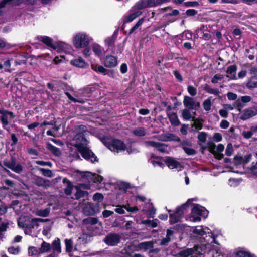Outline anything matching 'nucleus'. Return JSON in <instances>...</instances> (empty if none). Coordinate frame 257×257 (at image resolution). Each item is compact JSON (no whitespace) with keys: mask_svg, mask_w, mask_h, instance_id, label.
I'll list each match as a JSON object with an SVG mask.
<instances>
[{"mask_svg":"<svg viewBox=\"0 0 257 257\" xmlns=\"http://www.w3.org/2000/svg\"><path fill=\"white\" fill-rule=\"evenodd\" d=\"M78 132L74 136L72 144L75 146L82 157L86 160L94 163L97 161V157L88 147V141L84 137L82 132L87 131V127L84 125H80L76 127Z\"/></svg>","mask_w":257,"mask_h":257,"instance_id":"obj_1","label":"nucleus"},{"mask_svg":"<svg viewBox=\"0 0 257 257\" xmlns=\"http://www.w3.org/2000/svg\"><path fill=\"white\" fill-rule=\"evenodd\" d=\"M210 249L209 244H202L200 246H195L192 248H187L181 251L177 257H202L204 253Z\"/></svg>","mask_w":257,"mask_h":257,"instance_id":"obj_2","label":"nucleus"},{"mask_svg":"<svg viewBox=\"0 0 257 257\" xmlns=\"http://www.w3.org/2000/svg\"><path fill=\"white\" fill-rule=\"evenodd\" d=\"M191 214L186 220L195 222L200 221L201 217L206 218L208 215V211L204 207L196 204L192 209Z\"/></svg>","mask_w":257,"mask_h":257,"instance_id":"obj_3","label":"nucleus"},{"mask_svg":"<svg viewBox=\"0 0 257 257\" xmlns=\"http://www.w3.org/2000/svg\"><path fill=\"white\" fill-rule=\"evenodd\" d=\"M103 142L111 151L117 153L125 150L126 148L124 143L120 140L107 138L104 139Z\"/></svg>","mask_w":257,"mask_h":257,"instance_id":"obj_4","label":"nucleus"},{"mask_svg":"<svg viewBox=\"0 0 257 257\" xmlns=\"http://www.w3.org/2000/svg\"><path fill=\"white\" fill-rule=\"evenodd\" d=\"M90 41V38L84 33H76L73 37V44L77 48L86 47Z\"/></svg>","mask_w":257,"mask_h":257,"instance_id":"obj_5","label":"nucleus"},{"mask_svg":"<svg viewBox=\"0 0 257 257\" xmlns=\"http://www.w3.org/2000/svg\"><path fill=\"white\" fill-rule=\"evenodd\" d=\"M191 200V199H189L185 203L178 207L175 212L169 214L170 224H173L176 223L180 220L184 213V210L188 207L189 203Z\"/></svg>","mask_w":257,"mask_h":257,"instance_id":"obj_6","label":"nucleus"},{"mask_svg":"<svg viewBox=\"0 0 257 257\" xmlns=\"http://www.w3.org/2000/svg\"><path fill=\"white\" fill-rule=\"evenodd\" d=\"M210 230L207 227L204 226H197L193 228L192 232L197 236H203L204 235L208 234V236L210 238H212V241L214 243L217 244L216 242L215 238L217 236V235L215 234L214 231L213 233L211 232L210 235Z\"/></svg>","mask_w":257,"mask_h":257,"instance_id":"obj_7","label":"nucleus"},{"mask_svg":"<svg viewBox=\"0 0 257 257\" xmlns=\"http://www.w3.org/2000/svg\"><path fill=\"white\" fill-rule=\"evenodd\" d=\"M154 245V242L152 241H146L139 243L138 245H131L128 246L129 248H132L133 250L138 251L140 250L147 251L148 249L152 248Z\"/></svg>","mask_w":257,"mask_h":257,"instance_id":"obj_8","label":"nucleus"},{"mask_svg":"<svg viewBox=\"0 0 257 257\" xmlns=\"http://www.w3.org/2000/svg\"><path fill=\"white\" fill-rule=\"evenodd\" d=\"M144 144L146 146L154 147L161 153H168L167 151L168 146L165 144L156 142L152 141H145Z\"/></svg>","mask_w":257,"mask_h":257,"instance_id":"obj_9","label":"nucleus"},{"mask_svg":"<svg viewBox=\"0 0 257 257\" xmlns=\"http://www.w3.org/2000/svg\"><path fill=\"white\" fill-rule=\"evenodd\" d=\"M165 162L167 166L171 169H177L179 171L181 170L183 168L180 162L171 157H166L165 159Z\"/></svg>","mask_w":257,"mask_h":257,"instance_id":"obj_10","label":"nucleus"},{"mask_svg":"<svg viewBox=\"0 0 257 257\" xmlns=\"http://www.w3.org/2000/svg\"><path fill=\"white\" fill-rule=\"evenodd\" d=\"M4 165L17 173H20L22 171V166L21 165L17 163L16 160L14 159H12L11 161L5 160Z\"/></svg>","mask_w":257,"mask_h":257,"instance_id":"obj_11","label":"nucleus"},{"mask_svg":"<svg viewBox=\"0 0 257 257\" xmlns=\"http://www.w3.org/2000/svg\"><path fill=\"white\" fill-rule=\"evenodd\" d=\"M198 37L205 40H208L211 38V35L208 30L207 26L202 25L199 29L196 30Z\"/></svg>","mask_w":257,"mask_h":257,"instance_id":"obj_12","label":"nucleus"},{"mask_svg":"<svg viewBox=\"0 0 257 257\" xmlns=\"http://www.w3.org/2000/svg\"><path fill=\"white\" fill-rule=\"evenodd\" d=\"M120 236L117 234H110L104 239V242L108 245L115 246L120 241Z\"/></svg>","mask_w":257,"mask_h":257,"instance_id":"obj_13","label":"nucleus"},{"mask_svg":"<svg viewBox=\"0 0 257 257\" xmlns=\"http://www.w3.org/2000/svg\"><path fill=\"white\" fill-rule=\"evenodd\" d=\"M153 2L152 0H140L133 6V10L140 11L148 7H154Z\"/></svg>","mask_w":257,"mask_h":257,"instance_id":"obj_14","label":"nucleus"},{"mask_svg":"<svg viewBox=\"0 0 257 257\" xmlns=\"http://www.w3.org/2000/svg\"><path fill=\"white\" fill-rule=\"evenodd\" d=\"M257 115V109L254 107H251L244 109L240 116V119L243 120H247Z\"/></svg>","mask_w":257,"mask_h":257,"instance_id":"obj_15","label":"nucleus"},{"mask_svg":"<svg viewBox=\"0 0 257 257\" xmlns=\"http://www.w3.org/2000/svg\"><path fill=\"white\" fill-rule=\"evenodd\" d=\"M130 12L129 15L125 16L123 17L124 23L131 22L142 14V12L140 11H137V10H134L133 7L130 10Z\"/></svg>","mask_w":257,"mask_h":257,"instance_id":"obj_16","label":"nucleus"},{"mask_svg":"<svg viewBox=\"0 0 257 257\" xmlns=\"http://www.w3.org/2000/svg\"><path fill=\"white\" fill-rule=\"evenodd\" d=\"M183 103L184 105L190 109H197L200 106L198 102H196L193 99L188 96H185L184 99Z\"/></svg>","mask_w":257,"mask_h":257,"instance_id":"obj_17","label":"nucleus"},{"mask_svg":"<svg viewBox=\"0 0 257 257\" xmlns=\"http://www.w3.org/2000/svg\"><path fill=\"white\" fill-rule=\"evenodd\" d=\"M0 113L2 115L1 120L4 125L8 124V120L12 119L14 117V115L12 112L7 110H0Z\"/></svg>","mask_w":257,"mask_h":257,"instance_id":"obj_18","label":"nucleus"},{"mask_svg":"<svg viewBox=\"0 0 257 257\" xmlns=\"http://www.w3.org/2000/svg\"><path fill=\"white\" fill-rule=\"evenodd\" d=\"M104 64L106 67H113L117 65V58L112 56H106L104 60Z\"/></svg>","mask_w":257,"mask_h":257,"instance_id":"obj_19","label":"nucleus"},{"mask_svg":"<svg viewBox=\"0 0 257 257\" xmlns=\"http://www.w3.org/2000/svg\"><path fill=\"white\" fill-rule=\"evenodd\" d=\"M143 211L147 215L148 218H154L156 214V209L151 203L147 204L143 208Z\"/></svg>","mask_w":257,"mask_h":257,"instance_id":"obj_20","label":"nucleus"},{"mask_svg":"<svg viewBox=\"0 0 257 257\" xmlns=\"http://www.w3.org/2000/svg\"><path fill=\"white\" fill-rule=\"evenodd\" d=\"M237 70V67L236 65H233L229 66L227 67L226 70V76L231 80H235L237 79V77L236 76V72Z\"/></svg>","mask_w":257,"mask_h":257,"instance_id":"obj_21","label":"nucleus"},{"mask_svg":"<svg viewBox=\"0 0 257 257\" xmlns=\"http://www.w3.org/2000/svg\"><path fill=\"white\" fill-rule=\"evenodd\" d=\"M83 211L84 213L87 216L93 215L96 212L93 205L89 202L85 204V206L83 208Z\"/></svg>","mask_w":257,"mask_h":257,"instance_id":"obj_22","label":"nucleus"},{"mask_svg":"<svg viewBox=\"0 0 257 257\" xmlns=\"http://www.w3.org/2000/svg\"><path fill=\"white\" fill-rule=\"evenodd\" d=\"M38 39L39 40L42 41L46 45L50 47H52L54 49H55V46L53 43V40L51 38L45 36H40L38 37Z\"/></svg>","mask_w":257,"mask_h":257,"instance_id":"obj_23","label":"nucleus"},{"mask_svg":"<svg viewBox=\"0 0 257 257\" xmlns=\"http://www.w3.org/2000/svg\"><path fill=\"white\" fill-rule=\"evenodd\" d=\"M92 49L95 55L98 57H101L104 52V49L99 44L96 43L92 44Z\"/></svg>","mask_w":257,"mask_h":257,"instance_id":"obj_24","label":"nucleus"},{"mask_svg":"<svg viewBox=\"0 0 257 257\" xmlns=\"http://www.w3.org/2000/svg\"><path fill=\"white\" fill-rule=\"evenodd\" d=\"M167 114L169 119L172 125L177 126L180 124V121L178 118L177 114L175 113L168 112Z\"/></svg>","mask_w":257,"mask_h":257,"instance_id":"obj_25","label":"nucleus"},{"mask_svg":"<svg viewBox=\"0 0 257 257\" xmlns=\"http://www.w3.org/2000/svg\"><path fill=\"white\" fill-rule=\"evenodd\" d=\"M71 64L78 67L84 68L87 66V63L82 58H78L71 61Z\"/></svg>","mask_w":257,"mask_h":257,"instance_id":"obj_26","label":"nucleus"},{"mask_svg":"<svg viewBox=\"0 0 257 257\" xmlns=\"http://www.w3.org/2000/svg\"><path fill=\"white\" fill-rule=\"evenodd\" d=\"M51 247H52L54 253L56 252L58 254L61 253V249L60 239L57 238L55 240H54L52 243Z\"/></svg>","mask_w":257,"mask_h":257,"instance_id":"obj_27","label":"nucleus"},{"mask_svg":"<svg viewBox=\"0 0 257 257\" xmlns=\"http://www.w3.org/2000/svg\"><path fill=\"white\" fill-rule=\"evenodd\" d=\"M35 184L38 186H49L50 182L49 180H46L41 177H37L35 180Z\"/></svg>","mask_w":257,"mask_h":257,"instance_id":"obj_28","label":"nucleus"},{"mask_svg":"<svg viewBox=\"0 0 257 257\" xmlns=\"http://www.w3.org/2000/svg\"><path fill=\"white\" fill-rule=\"evenodd\" d=\"M244 106V105L242 104L240 102L239 100H236L233 105H231L230 104H226L225 105V108L229 109V110H233L234 108L236 107L238 108V110L240 111L241 110V108Z\"/></svg>","mask_w":257,"mask_h":257,"instance_id":"obj_29","label":"nucleus"},{"mask_svg":"<svg viewBox=\"0 0 257 257\" xmlns=\"http://www.w3.org/2000/svg\"><path fill=\"white\" fill-rule=\"evenodd\" d=\"M246 87L249 89L257 88V77L255 76L251 77L246 84Z\"/></svg>","mask_w":257,"mask_h":257,"instance_id":"obj_30","label":"nucleus"},{"mask_svg":"<svg viewBox=\"0 0 257 257\" xmlns=\"http://www.w3.org/2000/svg\"><path fill=\"white\" fill-rule=\"evenodd\" d=\"M51 248V245L50 243L45 241H43L41 245L39 248L41 254L45 252H47L50 250Z\"/></svg>","mask_w":257,"mask_h":257,"instance_id":"obj_31","label":"nucleus"},{"mask_svg":"<svg viewBox=\"0 0 257 257\" xmlns=\"http://www.w3.org/2000/svg\"><path fill=\"white\" fill-rule=\"evenodd\" d=\"M133 134L136 136L142 137L144 136L146 134V130L143 127L136 128L133 131Z\"/></svg>","mask_w":257,"mask_h":257,"instance_id":"obj_32","label":"nucleus"},{"mask_svg":"<svg viewBox=\"0 0 257 257\" xmlns=\"http://www.w3.org/2000/svg\"><path fill=\"white\" fill-rule=\"evenodd\" d=\"M28 253L30 256H37L41 254L40 249L35 247H30L28 249Z\"/></svg>","mask_w":257,"mask_h":257,"instance_id":"obj_33","label":"nucleus"},{"mask_svg":"<svg viewBox=\"0 0 257 257\" xmlns=\"http://www.w3.org/2000/svg\"><path fill=\"white\" fill-rule=\"evenodd\" d=\"M50 209L49 207L45 208L44 209L38 210L36 211V215L41 217H46L50 213Z\"/></svg>","mask_w":257,"mask_h":257,"instance_id":"obj_34","label":"nucleus"},{"mask_svg":"<svg viewBox=\"0 0 257 257\" xmlns=\"http://www.w3.org/2000/svg\"><path fill=\"white\" fill-rule=\"evenodd\" d=\"M47 146L49 150H50L54 155L57 156H60L61 153L58 148L50 144H48Z\"/></svg>","mask_w":257,"mask_h":257,"instance_id":"obj_35","label":"nucleus"},{"mask_svg":"<svg viewBox=\"0 0 257 257\" xmlns=\"http://www.w3.org/2000/svg\"><path fill=\"white\" fill-rule=\"evenodd\" d=\"M145 21L144 18H142L136 23V24L130 30L129 34H131L141 26Z\"/></svg>","mask_w":257,"mask_h":257,"instance_id":"obj_36","label":"nucleus"},{"mask_svg":"<svg viewBox=\"0 0 257 257\" xmlns=\"http://www.w3.org/2000/svg\"><path fill=\"white\" fill-rule=\"evenodd\" d=\"M211 97H209L205 100L203 103V106L205 111H208L210 110L211 107Z\"/></svg>","mask_w":257,"mask_h":257,"instance_id":"obj_37","label":"nucleus"},{"mask_svg":"<svg viewBox=\"0 0 257 257\" xmlns=\"http://www.w3.org/2000/svg\"><path fill=\"white\" fill-rule=\"evenodd\" d=\"M157 219H156L155 220H142L141 222V223L142 224H147L149 226H151L152 228L156 227L158 225L157 224Z\"/></svg>","mask_w":257,"mask_h":257,"instance_id":"obj_38","label":"nucleus"},{"mask_svg":"<svg viewBox=\"0 0 257 257\" xmlns=\"http://www.w3.org/2000/svg\"><path fill=\"white\" fill-rule=\"evenodd\" d=\"M179 139L172 134H167L164 138L161 139L163 141H178Z\"/></svg>","mask_w":257,"mask_h":257,"instance_id":"obj_39","label":"nucleus"},{"mask_svg":"<svg viewBox=\"0 0 257 257\" xmlns=\"http://www.w3.org/2000/svg\"><path fill=\"white\" fill-rule=\"evenodd\" d=\"M87 174H88V176L90 175L91 177L92 180L95 183H101L103 180V177L101 176L92 174L90 172H87Z\"/></svg>","mask_w":257,"mask_h":257,"instance_id":"obj_40","label":"nucleus"},{"mask_svg":"<svg viewBox=\"0 0 257 257\" xmlns=\"http://www.w3.org/2000/svg\"><path fill=\"white\" fill-rule=\"evenodd\" d=\"M91 68L96 72H98L101 73H105L106 70L101 65L92 64Z\"/></svg>","mask_w":257,"mask_h":257,"instance_id":"obj_41","label":"nucleus"},{"mask_svg":"<svg viewBox=\"0 0 257 257\" xmlns=\"http://www.w3.org/2000/svg\"><path fill=\"white\" fill-rule=\"evenodd\" d=\"M204 90L208 93L212 94L216 96L219 95L220 94V92L218 89L212 88L208 86L205 87Z\"/></svg>","mask_w":257,"mask_h":257,"instance_id":"obj_42","label":"nucleus"},{"mask_svg":"<svg viewBox=\"0 0 257 257\" xmlns=\"http://www.w3.org/2000/svg\"><path fill=\"white\" fill-rule=\"evenodd\" d=\"M66 250L67 252H70L72 251L73 243L71 239H66L65 240Z\"/></svg>","mask_w":257,"mask_h":257,"instance_id":"obj_43","label":"nucleus"},{"mask_svg":"<svg viewBox=\"0 0 257 257\" xmlns=\"http://www.w3.org/2000/svg\"><path fill=\"white\" fill-rule=\"evenodd\" d=\"M236 257H251V256L249 252L240 250L236 252Z\"/></svg>","mask_w":257,"mask_h":257,"instance_id":"obj_44","label":"nucleus"},{"mask_svg":"<svg viewBox=\"0 0 257 257\" xmlns=\"http://www.w3.org/2000/svg\"><path fill=\"white\" fill-rule=\"evenodd\" d=\"M207 134L204 132H200L199 133L197 138L201 143H205L206 141Z\"/></svg>","mask_w":257,"mask_h":257,"instance_id":"obj_45","label":"nucleus"},{"mask_svg":"<svg viewBox=\"0 0 257 257\" xmlns=\"http://www.w3.org/2000/svg\"><path fill=\"white\" fill-rule=\"evenodd\" d=\"M125 205H118L116 206L114 211L119 214H123L125 213Z\"/></svg>","mask_w":257,"mask_h":257,"instance_id":"obj_46","label":"nucleus"},{"mask_svg":"<svg viewBox=\"0 0 257 257\" xmlns=\"http://www.w3.org/2000/svg\"><path fill=\"white\" fill-rule=\"evenodd\" d=\"M223 79V75H221V74H217L215 75L213 77V78H212V80H211V82L213 83H217L219 81L222 80Z\"/></svg>","mask_w":257,"mask_h":257,"instance_id":"obj_47","label":"nucleus"},{"mask_svg":"<svg viewBox=\"0 0 257 257\" xmlns=\"http://www.w3.org/2000/svg\"><path fill=\"white\" fill-rule=\"evenodd\" d=\"M193 123L192 126L195 127L197 130H201L202 128V122L199 119H193Z\"/></svg>","mask_w":257,"mask_h":257,"instance_id":"obj_48","label":"nucleus"},{"mask_svg":"<svg viewBox=\"0 0 257 257\" xmlns=\"http://www.w3.org/2000/svg\"><path fill=\"white\" fill-rule=\"evenodd\" d=\"M182 117L185 120H189L191 118V114L189 110L184 109L182 112Z\"/></svg>","mask_w":257,"mask_h":257,"instance_id":"obj_49","label":"nucleus"},{"mask_svg":"<svg viewBox=\"0 0 257 257\" xmlns=\"http://www.w3.org/2000/svg\"><path fill=\"white\" fill-rule=\"evenodd\" d=\"M40 170L42 172L44 176H47L49 177H51L53 176V173H52V172L51 171V170L46 169L45 168H41Z\"/></svg>","mask_w":257,"mask_h":257,"instance_id":"obj_50","label":"nucleus"},{"mask_svg":"<svg viewBox=\"0 0 257 257\" xmlns=\"http://www.w3.org/2000/svg\"><path fill=\"white\" fill-rule=\"evenodd\" d=\"M183 149L185 152L189 155H194L196 153L195 150L191 148L184 146Z\"/></svg>","mask_w":257,"mask_h":257,"instance_id":"obj_51","label":"nucleus"},{"mask_svg":"<svg viewBox=\"0 0 257 257\" xmlns=\"http://www.w3.org/2000/svg\"><path fill=\"white\" fill-rule=\"evenodd\" d=\"M114 39L113 37H108L104 41L105 44L108 47L112 46L114 44Z\"/></svg>","mask_w":257,"mask_h":257,"instance_id":"obj_52","label":"nucleus"},{"mask_svg":"<svg viewBox=\"0 0 257 257\" xmlns=\"http://www.w3.org/2000/svg\"><path fill=\"white\" fill-rule=\"evenodd\" d=\"M20 249L19 247H11L8 248V252L13 254H17L19 253Z\"/></svg>","mask_w":257,"mask_h":257,"instance_id":"obj_53","label":"nucleus"},{"mask_svg":"<svg viewBox=\"0 0 257 257\" xmlns=\"http://www.w3.org/2000/svg\"><path fill=\"white\" fill-rule=\"evenodd\" d=\"M233 151V147L231 144H228L227 146L225 154L227 156H231L232 154Z\"/></svg>","mask_w":257,"mask_h":257,"instance_id":"obj_54","label":"nucleus"},{"mask_svg":"<svg viewBox=\"0 0 257 257\" xmlns=\"http://www.w3.org/2000/svg\"><path fill=\"white\" fill-rule=\"evenodd\" d=\"M93 199L94 201H96L99 202L102 201L103 199V196L101 193H97L94 194Z\"/></svg>","mask_w":257,"mask_h":257,"instance_id":"obj_55","label":"nucleus"},{"mask_svg":"<svg viewBox=\"0 0 257 257\" xmlns=\"http://www.w3.org/2000/svg\"><path fill=\"white\" fill-rule=\"evenodd\" d=\"M243 136L246 139L250 138L253 135H254V133L252 132V128L249 131H245L242 133Z\"/></svg>","mask_w":257,"mask_h":257,"instance_id":"obj_56","label":"nucleus"},{"mask_svg":"<svg viewBox=\"0 0 257 257\" xmlns=\"http://www.w3.org/2000/svg\"><path fill=\"white\" fill-rule=\"evenodd\" d=\"M188 93L192 96H195L197 93L196 89L192 86H188L187 87Z\"/></svg>","mask_w":257,"mask_h":257,"instance_id":"obj_57","label":"nucleus"},{"mask_svg":"<svg viewBox=\"0 0 257 257\" xmlns=\"http://www.w3.org/2000/svg\"><path fill=\"white\" fill-rule=\"evenodd\" d=\"M222 135L219 133H215L214 134L213 136V140L216 142H218L222 140Z\"/></svg>","mask_w":257,"mask_h":257,"instance_id":"obj_58","label":"nucleus"},{"mask_svg":"<svg viewBox=\"0 0 257 257\" xmlns=\"http://www.w3.org/2000/svg\"><path fill=\"white\" fill-rule=\"evenodd\" d=\"M125 209L129 212H136L139 210L137 207H131L129 205H125Z\"/></svg>","mask_w":257,"mask_h":257,"instance_id":"obj_59","label":"nucleus"},{"mask_svg":"<svg viewBox=\"0 0 257 257\" xmlns=\"http://www.w3.org/2000/svg\"><path fill=\"white\" fill-rule=\"evenodd\" d=\"M208 149L209 151L212 153L213 155L216 152V146L214 143L208 144Z\"/></svg>","mask_w":257,"mask_h":257,"instance_id":"obj_60","label":"nucleus"},{"mask_svg":"<svg viewBox=\"0 0 257 257\" xmlns=\"http://www.w3.org/2000/svg\"><path fill=\"white\" fill-rule=\"evenodd\" d=\"M64 59L63 56H56L53 60V63L55 64H58L63 62Z\"/></svg>","mask_w":257,"mask_h":257,"instance_id":"obj_61","label":"nucleus"},{"mask_svg":"<svg viewBox=\"0 0 257 257\" xmlns=\"http://www.w3.org/2000/svg\"><path fill=\"white\" fill-rule=\"evenodd\" d=\"M85 223H90L91 224H95L97 222V220L94 218H88L84 220Z\"/></svg>","mask_w":257,"mask_h":257,"instance_id":"obj_62","label":"nucleus"},{"mask_svg":"<svg viewBox=\"0 0 257 257\" xmlns=\"http://www.w3.org/2000/svg\"><path fill=\"white\" fill-rule=\"evenodd\" d=\"M151 163L153 164V165L154 167L158 166V167H160L161 168H163V167L164 166V165L163 163H162L160 161H156V160H151Z\"/></svg>","mask_w":257,"mask_h":257,"instance_id":"obj_63","label":"nucleus"},{"mask_svg":"<svg viewBox=\"0 0 257 257\" xmlns=\"http://www.w3.org/2000/svg\"><path fill=\"white\" fill-rule=\"evenodd\" d=\"M213 249L215 250V252L213 254V257H223V253L220 249H214V248Z\"/></svg>","mask_w":257,"mask_h":257,"instance_id":"obj_64","label":"nucleus"}]
</instances>
